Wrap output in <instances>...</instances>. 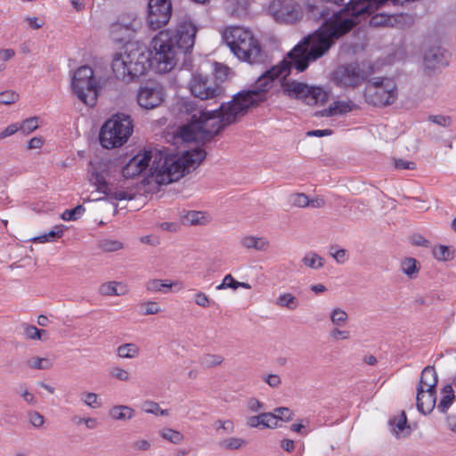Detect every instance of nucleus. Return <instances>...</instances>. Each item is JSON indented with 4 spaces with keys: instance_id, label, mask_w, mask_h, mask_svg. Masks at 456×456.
<instances>
[{
    "instance_id": "nucleus-1",
    "label": "nucleus",
    "mask_w": 456,
    "mask_h": 456,
    "mask_svg": "<svg viewBox=\"0 0 456 456\" xmlns=\"http://www.w3.org/2000/svg\"><path fill=\"white\" fill-rule=\"evenodd\" d=\"M362 1L338 0L337 4L345 5L344 8L334 12L317 31L297 44L279 64L265 70L251 89L238 93L217 110H203L191 101L183 102L180 111L190 118L188 123L180 127L179 137L184 142L208 140L224 126L244 116L250 107L265 102L275 79L285 80L292 68L298 72L305 70L310 62L329 51L336 39L383 4L382 1H368V8L357 14V8Z\"/></svg>"
},
{
    "instance_id": "nucleus-2",
    "label": "nucleus",
    "mask_w": 456,
    "mask_h": 456,
    "mask_svg": "<svg viewBox=\"0 0 456 456\" xmlns=\"http://www.w3.org/2000/svg\"><path fill=\"white\" fill-rule=\"evenodd\" d=\"M197 27L184 17L173 29L159 31L150 45L151 54L159 73L170 71L176 64L178 55L191 51L195 43Z\"/></svg>"
},
{
    "instance_id": "nucleus-3",
    "label": "nucleus",
    "mask_w": 456,
    "mask_h": 456,
    "mask_svg": "<svg viewBox=\"0 0 456 456\" xmlns=\"http://www.w3.org/2000/svg\"><path fill=\"white\" fill-rule=\"evenodd\" d=\"M202 148H195L181 154L168 155L157 161L156 182L170 183L183 177L186 173L195 169L206 158Z\"/></svg>"
},
{
    "instance_id": "nucleus-4",
    "label": "nucleus",
    "mask_w": 456,
    "mask_h": 456,
    "mask_svg": "<svg viewBox=\"0 0 456 456\" xmlns=\"http://www.w3.org/2000/svg\"><path fill=\"white\" fill-rule=\"evenodd\" d=\"M149 61V54L142 48L127 45L114 55L111 68L117 78L129 83L144 75Z\"/></svg>"
},
{
    "instance_id": "nucleus-5",
    "label": "nucleus",
    "mask_w": 456,
    "mask_h": 456,
    "mask_svg": "<svg viewBox=\"0 0 456 456\" xmlns=\"http://www.w3.org/2000/svg\"><path fill=\"white\" fill-rule=\"evenodd\" d=\"M224 38L239 60L250 64L265 63L267 61L266 53L250 30L242 27H231L225 30Z\"/></svg>"
},
{
    "instance_id": "nucleus-6",
    "label": "nucleus",
    "mask_w": 456,
    "mask_h": 456,
    "mask_svg": "<svg viewBox=\"0 0 456 456\" xmlns=\"http://www.w3.org/2000/svg\"><path fill=\"white\" fill-rule=\"evenodd\" d=\"M420 53L421 70L426 77H436L450 65L451 53L436 32H429L425 37Z\"/></svg>"
},
{
    "instance_id": "nucleus-7",
    "label": "nucleus",
    "mask_w": 456,
    "mask_h": 456,
    "mask_svg": "<svg viewBox=\"0 0 456 456\" xmlns=\"http://www.w3.org/2000/svg\"><path fill=\"white\" fill-rule=\"evenodd\" d=\"M133 131L134 123L129 115L115 114L106 120L101 128V145L105 149L119 148L128 141Z\"/></svg>"
},
{
    "instance_id": "nucleus-8",
    "label": "nucleus",
    "mask_w": 456,
    "mask_h": 456,
    "mask_svg": "<svg viewBox=\"0 0 456 456\" xmlns=\"http://www.w3.org/2000/svg\"><path fill=\"white\" fill-rule=\"evenodd\" d=\"M363 96L365 102L374 107L392 105L398 98L396 82L390 77H374L366 83Z\"/></svg>"
},
{
    "instance_id": "nucleus-9",
    "label": "nucleus",
    "mask_w": 456,
    "mask_h": 456,
    "mask_svg": "<svg viewBox=\"0 0 456 456\" xmlns=\"http://www.w3.org/2000/svg\"><path fill=\"white\" fill-rule=\"evenodd\" d=\"M72 87L77 98L86 105L94 106L97 100L98 87L94 71L89 66H81L74 73Z\"/></svg>"
},
{
    "instance_id": "nucleus-10",
    "label": "nucleus",
    "mask_w": 456,
    "mask_h": 456,
    "mask_svg": "<svg viewBox=\"0 0 456 456\" xmlns=\"http://www.w3.org/2000/svg\"><path fill=\"white\" fill-rule=\"evenodd\" d=\"M284 94L290 98L302 100L307 105L323 103L328 99V94L318 86H309L306 84L292 81H283L281 84Z\"/></svg>"
},
{
    "instance_id": "nucleus-11",
    "label": "nucleus",
    "mask_w": 456,
    "mask_h": 456,
    "mask_svg": "<svg viewBox=\"0 0 456 456\" xmlns=\"http://www.w3.org/2000/svg\"><path fill=\"white\" fill-rule=\"evenodd\" d=\"M161 159V153L157 150H148L139 152L134 156L122 168V175L126 178H134L149 169V173L155 175L156 168H159L157 161Z\"/></svg>"
},
{
    "instance_id": "nucleus-12",
    "label": "nucleus",
    "mask_w": 456,
    "mask_h": 456,
    "mask_svg": "<svg viewBox=\"0 0 456 456\" xmlns=\"http://www.w3.org/2000/svg\"><path fill=\"white\" fill-rule=\"evenodd\" d=\"M269 14L280 24H295L300 21L304 12L296 0H273L268 7Z\"/></svg>"
},
{
    "instance_id": "nucleus-13",
    "label": "nucleus",
    "mask_w": 456,
    "mask_h": 456,
    "mask_svg": "<svg viewBox=\"0 0 456 456\" xmlns=\"http://www.w3.org/2000/svg\"><path fill=\"white\" fill-rule=\"evenodd\" d=\"M142 27V20L134 12L120 14L110 26V34L115 41H128Z\"/></svg>"
},
{
    "instance_id": "nucleus-14",
    "label": "nucleus",
    "mask_w": 456,
    "mask_h": 456,
    "mask_svg": "<svg viewBox=\"0 0 456 456\" xmlns=\"http://www.w3.org/2000/svg\"><path fill=\"white\" fill-rule=\"evenodd\" d=\"M193 96L200 100L217 99L224 94V88L214 79L202 74H194L190 82Z\"/></svg>"
},
{
    "instance_id": "nucleus-15",
    "label": "nucleus",
    "mask_w": 456,
    "mask_h": 456,
    "mask_svg": "<svg viewBox=\"0 0 456 456\" xmlns=\"http://www.w3.org/2000/svg\"><path fill=\"white\" fill-rule=\"evenodd\" d=\"M172 15L171 0H149L147 10V24L156 30L166 26Z\"/></svg>"
},
{
    "instance_id": "nucleus-16",
    "label": "nucleus",
    "mask_w": 456,
    "mask_h": 456,
    "mask_svg": "<svg viewBox=\"0 0 456 456\" xmlns=\"http://www.w3.org/2000/svg\"><path fill=\"white\" fill-rule=\"evenodd\" d=\"M366 79L364 71L356 65L338 67L333 73V81L341 87H356Z\"/></svg>"
},
{
    "instance_id": "nucleus-17",
    "label": "nucleus",
    "mask_w": 456,
    "mask_h": 456,
    "mask_svg": "<svg viewBox=\"0 0 456 456\" xmlns=\"http://www.w3.org/2000/svg\"><path fill=\"white\" fill-rule=\"evenodd\" d=\"M165 98V90L162 86L157 83L148 84L142 86L137 94L138 104L146 110L159 107Z\"/></svg>"
},
{
    "instance_id": "nucleus-18",
    "label": "nucleus",
    "mask_w": 456,
    "mask_h": 456,
    "mask_svg": "<svg viewBox=\"0 0 456 456\" xmlns=\"http://www.w3.org/2000/svg\"><path fill=\"white\" fill-rule=\"evenodd\" d=\"M107 175L108 172L102 165H94L91 163V169L89 170L88 175L89 183L94 186L96 191L104 194L103 197H99L95 200H104V197L109 195L111 191L110 185L106 182Z\"/></svg>"
},
{
    "instance_id": "nucleus-19",
    "label": "nucleus",
    "mask_w": 456,
    "mask_h": 456,
    "mask_svg": "<svg viewBox=\"0 0 456 456\" xmlns=\"http://www.w3.org/2000/svg\"><path fill=\"white\" fill-rule=\"evenodd\" d=\"M436 403V389H429L426 391L424 388L417 387L416 405L419 412L423 414L430 413L434 410Z\"/></svg>"
},
{
    "instance_id": "nucleus-20",
    "label": "nucleus",
    "mask_w": 456,
    "mask_h": 456,
    "mask_svg": "<svg viewBox=\"0 0 456 456\" xmlns=\"http://www.w3.org/2000/svg\"><path fill=\"white\" fill-rule=\"evenodd\" d=\"M180 221L183 225H206L211 221V216L204 211H184L180 216Z\"/></svg>"
},
{
    "instance_id": "nucleus-21",
    "label": "nucleus",
    "mask_w": 456,
    "mask_h": 456,
    "mask_svg": "<svg viewBox=\"0 0 456 456\" xmlns=\"http://www.w3.org/2000/svg\"><path fill=\"white\" fill-rule=\"evenodd\" d=\"M325 258L314 250L306 251L300 259V265L305 269L319 271L325 265Z\"/></svg>"
},
{
    "instance_id": "nucleus-22",
    "label": "nucleus",
    "mask_w": 456,
    "mask_h": 456,
    "mask_svg": "<svg viewBox=\"0 0 456 456\" xmlns=\"http://www.w3.org/2000/svg\"><path fill=\"white\" fill-rule=\"evenodd\" d=\"M389 423L392 433L397 438L407 437L411 432V428L407 423V417L404 411H402L399 415L390 419Z\"/></svg>"
},
{
    "instance_id": "nucleus-23",
    "label": "nucleus",
    "mask_w": 456,
    "mask_h": 456,
    "mask_svg": "<svg viewBox=\"0 0 456 456\" xmlns=\"http://www.w3.org/2000/svg\"><path fill=\"white\" fill-rule=\"evenodd\" d=\"M240 246L246 249L266 251L270 248V241L265 237L245 235L240 239Z\"/></svg>"
},
{
    "instance_id": "nucleus-24",
    "label": "nucleus",
    "mask_w": 456,
    "mask_h": 456,
    "mask_svg": "<svg viewBox=\"0 0 456 456\" xmlns=\"http://www.w3.org/2000/svg\"><path fill=\"white\" fill-rule=\"evenodd\" d=\"M400 271L410 280L418 277L420 271V263L412 256H405L400 261Z\"/></svg>"
},
{
    "instance_id": "nucleus-25",
    "label": "nucleus",
    "mask_w": 456,
    "mask_h": 456,
    "mask_svg": "<svg viewBox=\"0 0 456 456\" xmlns=\"http://www.w3.org/2000/svg\"><path fill=\"white\" fill-rule=\"evenodd\" d=\"M356 108V104H354L351 101H338L331 104L328 109L323 110L321 114L323 117H331L335 115H342L346 114Z\"/></svg>"
},
{
    "instance_id": "nucleus-26",
    "label": "nucleus",
    "mask_w": 456,
    "mask_h": 456,
    "mask_svg": "<svg viewBox=\"0 0 456 456\" xmlns=\"http://www.w3.org/2000/svg\"><path fill=\"white\" fill-rule=\"evenodd\" d=\"M437 385V374L433 366H427L421 372L418 388H424L427 390L436 389Z\"/></svg>"
},
{
    "instance_id": "nucleus-27",
    "label": "nucleus",
    "mask_w": 456,
    "mask_h": 456,
    "mask_svg": "<svg viewBox=\"0 0 456 456\" xmlns=\"http://www.w3.org/2000/svg\"><path fill=\"white\" fill-rule=\"evenodd\" d=\"M110 417L116 421H127L135 416V411L128 405H114L110 409Z\"/></svg>"
},
{
    "instance_id": "nucleus-28",
    "label": "nucleus",
    "mask_w": 456,
    "mask_h": 456,
    "mask_svg": "<svg viewBox=\"0 0 456 456\" xmlns=\"http://www.w3.org/2000/svg\"><path fill=\"white\" fill-rule=\"evenodd\" d=\"M178 285H181V282L177 281L168 282L167 281H163L161 279H151L146 282L145 289L147 291L151 293H167L169 289Z\"/></svg>"
},
{
    "instance_id": "nucleus-29",
    "label": "nucleus",
    "mask_w": 456,
    "mask_h": 456,
    "mask_svg": "<svg viewBox=\"0 0 456 456\" xmlns=\"http://www.w3.org/2000/svg\"><path fill=\"white\" fill-rule=\"evenodd\" d=\"M65 230H67V227L64 224H57L54 225L50 232L35 237L32 240L37 243L53 242L61 238Z\"/></svg>"
},
{
    "instance_id": "nucleus-30",
    "label": "nucleus",
    "mask_w": 456,
    "mask_h": 456,
    "mask_svg": "<svg viewBox=\"0 0 456 456\" xmlns=\"http://www.w3.org/2000/svg\"><path fill=\"white\" fill-rule=\"evenodd\" d=\"M116 354L121 359H134L139 356L140 347L134 343H125L117 347Z\"/></svg>"
},
{
    "instance_id": "nucleus-31",
    "label": "nucleus",
    "mask_w": 456,
    "mask_h": 456,
    "mask_svg": "<svg viewBox=\"0 0 456 456\" xmlns=\"http://www.w3.org/2000/svg\"><path fill=\"white\" fill-rule=\"evenodd\" d=\"M441 399L437 404V409L443 413H445L452 402L454 401L455 395L454 391L451 385H445L441 391Z\"/></svg>"
},
{
    "instance_id": "nucleus-32",
    "label": "nucleus",
    "mask_w": 456,
    "mask_h": 456,
    "mask_svg": "<svg viewBox=\"0 0 456 456\" xmlns=\"http://www.w3.org/2000/svg\"><path fill=\"white\" fill-rule=\"evenodd\" d=\"M433 257L439 262H448L454 258V249L445 245H436L432 248Z\"/></svg>"
},
{
    "instance_id": "nucleus-33",
    "label": "nucleus",
    "mask_w": 456,
    "mask_h": 456,
    "mask_svg": "<svg viewBox=\"0 0 456 456\" xmlns=\"http://www.w3.org/2000/svg\"><path fill=\"white\" fill-rule=\"evenodd\" d=\"M275 305L279 307L287 308L290 311L297 309L299 305V300L291 293H281L278 296Z\"/></svg>"
},
{
    "instance_id": "nucleus-34",
    "label": "nucleus",
    "mask_w": 456,
    "mask_h": 456,
    "mask_svg": "<svg viewBox=\"0 0 456 456\" xmlns=\"http://www.w3.org/2000/svg\"><path fill=\"white\" fill-rule=\"evenodd\" d=\"M98 248L105 253H112L123 249L124 243L118 240L104 238L98 241Z\"/></svg>"
},
{
    "instance_id": "nucleus-35",
    "label": "nucleus",
    "mask_w": 456,
    "mask_h": 456,
    "mask_svg": "<svg viewBox=\"0 0 456 456\" xmlns=\"http://www.w3.org/2000/svg\"><path fill=\"white\" fill-rule=\"evenodd\" d=\"M159 435L162 439L168 441L174 444H179L184 439V436L181 432L171 428H161L159 431Z\"/></svg>"
},
{
    "instance_id": "nucleus-36",
    "label": "nucleus",
    "mask_w": 456,
    "mask_h": 456,
    "mask_svg": "<svg viewBox=\"0 0 456 456\" xmlns=\"http://www.w3.org/2000/svg\"><path fill=\"white\" fill-rule=\"evenodd\" d=\"M23 334L27 339L32 340H47L48 334L45 330H39L36 326L33 325H24L23 326Z\"/></svg>"
},
{
    "instance_id": "nucleus-37",
    "label": "nucleus",
    "mask_w": 456,
    "mask_h": 456,
    "mask_svg": "<svg viewBox=\"0 0 456 456\" xmlns=\"http://www.w3.org/2000/svg\"><path fill=\"white\" fill-rule=\"evenodd\" d=\"M80 401L91 409H99L102 406V400L96 393L84 391L80 394Z\"/></svg>"
},
{
    "instance_id": "nucleus-38",
    "label": "nucleus",
    "mask_w": 456,
    "mask_h": 456,
    "mask_svg": "<svg viewBox=\"0 0 456 456\" xmlns=\"http://www.w3.org/2000/svg\"><path fill=\"white\" fill-rule=\"evenodd\" d=\"M396 16L384 13H377L370 18V24L373 27H393L396 22Z\"/></svg>"
},
{
    "instance_id": "nucleus-39",
    "label": "nucleus",
    "mask_w": 456,
    "mask_h": 456,
    "mask_svg": "<svg viewBox=\"0 0 456 456\" xmlns=\"http://www.w3.org/2000/svg\"><path fill=\"white\" fill-rule=\"evenodd\" d=\"M329 254L338 265H345L350 258L348 250L337 245L330 247Z\"/></svg>"
},
{
    "instance_id": "nucleus-40",
    "label": "nucleus",
    "mask_w": 456,
    "mask_h": 456,
    "mask_svg": "<svg viewBox=\"0 0 456 456\" xmlns=\"http://www.w3.org/2000/svg\"><path fill=\"white\" fill-rule=\"evenodd\" d=\"M26 418L28 424L34 428L35 429H43L45 428L46 419L43 414L35 410H30L27 411Z\"/></svg>"
},
{
    "instance_id": "nucleus-41",
    "label": "nucleus",
    "mask_w": 456,
    "mask_h": 456,
    "mask_svg": "<svg viewBox=\"0 0 456 456\" xmlns=\"http://www.w3.org/2000/svg\"><path fill=\"white\" fill-rule=\"evenodd\" d=\"M347 313L340 307L333 308L330 314V320L333 326H343L348 322Z\"/></svg>"
},
{
    "instance_id": "nucleus-42",
    "label": "nucleus",
    "mask_w": 456,
    "mask_h": 456,
    "mask_svg": "<svg viewBox=\"0 0 456 456\" xmlns=\"http://www.w3.org/2000/svg\"><path fill=\"white\" fill-rule=\"evenodd\" d=\"M26 364L34 370H48L52 367L53 362L48 358L34 356L28 359Z\"/></svg>"
},
{
    "instance_id": "nucleus-43",
    "label": "nucleus",
    "mask_w": 456,
    "mask_h": 456,
    "mask_svg": "<svg viewBox=\"0 0 456 456\" xmlns=\"http://www.w3.org/2000/svg\"><path fill=\"white\" fill-rule=\"evenodd\" d=\"M223 362L224 357L215 354H206L200 359V364L204 368H213L220 365Z\"/></svg>"
},
{
    "instance_id": "nucleus-44",
    "label": "nucleus",
    "mask_w": 456,
    "mask_h": 456,
    "mask_svg": "<svg viewBox=\"0 0 456 456\" xmlns=\"http://www.w3.org/2000/svg\"><path fill=\"white\" fill-rule=\"evenodd\" d=\"M220 444L226 450H239L247 445V441L240 437H229L223 440Z\"/></svg>"
},
{
    "instance_id": "nucleus-45",
    "label": "nucleus",
    "mask_w": 456,
    "mask_h": 456,
    "mask_svg": "<svg viewBox=\"0 0 456 456\" xmlns=\"http://www.w3.org/2000/svg\"><path fill=\"white\" fill-rule=\"evenodd\" d=\"M118 282L107 281L102 283L99 288V292L102 296H121L122 291H118Z\"/></svg>"
},
{
    "instance_id": "nucleus-46",
    "label": "nucleus",
    "mask_w": 456,
    "mask_h": 456,
    "mask_svg": "<svg viewBox=\"0 0 456 456\" xmlns=\"http://www.w3.org/2000/svg\"><path fill=\"white\" fill-rule=\"evenodd\" d=\"M85 212V208L82 205H78L72 209L65 210L61 217L64 221H75L77 220Z\"/></svg>"
},
{
    "instance_id": "nucleus-47",
    "label": "nucleus",
    "mask_w": 456,
    "mask_h": 456,
    "mask_svg": "<svg viewBox=\"0 0 456 456\" xmlns=\"http://www.w3.org/2000/svg\"><path fill=\"white\" fill-rule=\"evenodd\" d=\"M20 125V131L24 134H29L38 127V118L33 117L23 120Z\"/></svg>"
},
{
    "instance_id": "nucleus-48",
    "label": "nucleus",
    "mask_w": 456,
    "mask_h": 456,
    "mask_svg": "<svg viewBox=\"0 0 456 456\" xmlns=\"http://www.w3.org/2000/svg\"><path fill=\"white\" fill-rule=\"evenodd\" d=\"M110 375L119 381H129L131 379V375L128 370L124 368L115 365L110 369Z\"/></svg>"
},
{
    "instance_id": "nucleus-49",
    "label": "nucleus",
    "mask_w": 456,
    "mask_h": 456,
    "mask_svg": "<svg viewBox=\"0 0 456 456\" xmlns=\"http://www.w3.org/2000/svg\"><path fill=\"white\" fill-rule=\"evenodd\" d=\"M142 409L147 413L155 415L167 416L168 411L160 409L159 405L152 401H146L143 403Z\"/></svg>"
},
{
    "instance_id": "nucleus-50",
    "label": "nucleus",
    "mask_w": 456,
    "mask_h": 456,
    "mask_svg": "<svg viewBox=\"0 0 456 456\" xmlns=\"http://www.w3.org/2000/svg\"><path fill=\"white\" fill-rule=\"evenodd\" d=\"M262 426L267 428H274L278 424V415L272 412H265L260 414Z\"/></svg>"
},
{
    "instance_id": "nucleus-51",
    "label": "nucleus",
    "mask_w": 456,
    "mask_h": 456,
    "mask_svg": "<svg viewBox=\"0 0 456 456\" xmlns=\"http://www.w3.org/2000/svg\"><path fill=\"white\" fill-rule=\"evenodd\" d=\"M240 281L234 280L232 274H226L222 282L216 286L217 290L232 289H237L239 288Z\"/></svg>"
},
{
    "instance_id": "nucleus-52",
    "label": "nucleus",
    "mask_w": 456,
    "mask_h": 456,
    "mask_svg": "<svg viewBox=\"0 0 456 456\" xmlns=\"http://www.w3.org/2000/svg\"><path fill=\"white\" fill-rule=\"evenodd\" d=\"M131 447L134 452H147L151 447V443L146 438H137L131 444Z\"/></svg>"
},
{
    "instance_id": "nucleus-53",
    "label": "nucleus",
    "mask_w": 456,
    "mask_h": 456,
    "mask_svg": "<svg viewBox=\"0 0 456 456\" xmlns=\"http://www.w3.org/2000/svg\"><path fill=\"white\" fill-rule=\"evenodd\" d=\"M428 121L443 127H449L452 124V118L444 115H431L428 117Z\"/></svg>"
},
{
    "instance_id": "nucleus-54",
    "label": "nucleus",
    "mask_w": 456,
    "mask_h": 456,
    "mask_svg": "<svg viewBox=\"0 0 456 456\" xmlns=\"http://www.w3.org/2000/svg\"><path fill=\"white\" fill-rule=\"evenodd\" d=\"M330 336L333 340H348L351 338L350 331L347 330H341L337 326L330 331Z\"/></svg>"
},
{
    "instance_id": "nucleus-55",
    "label": "nucleus",
    "mask_w": 456,
    "mask_h": 456,
    "mask_svg": "<svg viewBox=\"0 0 456 456\" xmlns=\"http://www.w3.org/2000/svg\"><path fill=\"white\" fill-rule=\"evenodd\" d=\"M19 100V94L14 91H4L0 93V103L4 105H11Z\"/></svg>"
},
{
    "instance_id": "nucleus-56",
    "label": "nucleus",
    "mask_w": 456,
    "mask_h": 456,
    "mask_svg": "<svg viewBox=\"0 0 456 456\" xmlns=\"http://www.w3.org/2000/svg\"><path fill=\"white\" fill-rule=\"evenodd\" d=\"M410 242L416 247L429 248L430 241L420 233H414L410 237Z\"/></svg>"
},
{
    "instance_id": "nucleus-57",
    "label": "nucleus",
    "mask_w": 456,
    "mask_h": 456,
    "mask_svg": "<svg viewBox=\"0 0 456 456\" xmlns=\"http://www.w3.org/2000/svg\"><path fill=\"white\" fill-rule=\"evenodd\" d=\"M194 302L197 305L203 307V308H208L211 305V300L209 299L208 295L202 291L196 292V294L194 296Z\"/></svg>"
},
{
    "instance_id": "nucleus-58",
    "label": "nucleus",
    "mask_w": 456,
    "mask_h": 456,
    "mask_svg": "<svg viewBox=\"0 0 456 456\" xmlns=\"http://www.w3.org/2000/svg\"><path fill=\"white\" fill-rule=\"evenodd\" d=\"M141 306L144 309L143 314L145 315L157 314L161 312V308L159 307L158 303L153 301L142 303Z\"/></svg>"
},
{
    "instance_id": "nucleus-59",
    "label": "nucleus",
    "mask_w": 456,
    "mask_h": 456,
    "mask_svg": "<svg viewBox=\"0 0 456 456\" xmlns=\"http://www.w3.org/2000/svg\"><path fill=\"white\" fill-rule=\"evenodd\" d=\"M17 393L23 398V400L29 405H36L37 401L35 395L28 391L22 386L20 387V390Z\"/></svg>"
},
{
    "instance_id": "nucleus-60",
    "label": "nucleus",
    "mask_w": 456,
    "mask_h": 456,
    "mask_svg": "<svg viewBox=\"0 0 456 456\" xmlns=\"http://www.w3.org/2000/svg\"><path fill=\"white\" fill-rule=\"evenodd\" d=\"M276 415H278V419L284 420V421H289L292 419L293 413L292 411L287 408V407H279L274 410V412Z\"/></svg>"
},
{
    "instance_id": "nucleus-61",
    "label": "nucleus",
    "mask_w": 456,
    "mask_h": 456,
    "mask_svg": "<svg viewBox=\"0 0 456 456\" xmlns=\"http://www.w3.org/2000/svg\"><path fill=\"white\" fill-rule=\"evenodd\" d=\"M20 125L19 123H13L6 126L1 133H0V139H4L8 136H11L20 131Z\"/></svg>"
},
{
    "instance_id": "nucleus-62",
    "label": "nucleus",
    "mask_w": 456,
    "mask_h": 456,
    "mask_svg": "<svg viewBox=\"0 0 456 456\" xmlns=\"http://www.w3.org/2000/svg\"><path fill=\"white\" fill-rule=\"evenodd\" d=\"M159 227L169 232H177L181 229V224L175 222H164L159 224Z\"/></svg>"
},
{
    "instance_id": "nucleus-63",
    "label": "nucleus",
    "mask_w": 456,
    "mask_h": 456,
    "mask_svg": "<svg viewBox=\"0 0 456 456\" xmlns=\"http://www.w3.org/2000/svg\"><path fill=\"white\" fill-rule=\"evenodd\" d=\"M265 381L271 387H278L281 383V379L280 376L276 374H269L266 377H265Z\"/></svg>"
},
{
    "instance_id": "nucleus-64",
    "label": "nucleus",
    "mask_w": 456,
    "mask_h": 456,
    "mask_svg": "<svg viewBox=\"0 0 456 456\" xmlns=\"http://www.w3.org/2000/svg\"><path fill=\"white\" fill-rule=\"evenodd\" d=\"M25 20L33 29H39L44 26V21L37 17H27Z\"/></svg>"
}]
</instances>
